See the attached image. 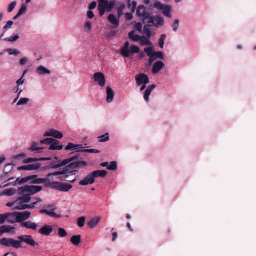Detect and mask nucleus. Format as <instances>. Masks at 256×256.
<instances>
[{"instance_id":"obj_1","label":"nucleus","mask_w":256,"mask_h":256,"mask_svg":"<svg viewBox=\"0 0 256 256\" xmlns=\"http://www.w3.org/2000/svg\"><path fill=\"white\" fill-rule=\"evenodd\" d=\"M82 160L80 154H76L73 156L63 160L61 162L56 164L52 162L50 165L43 168L44 170L50 169H56L60 167L65 166L62 170L53 173L48 174V177L50 176H59L58 178L60 180H67V178L70 176L76 175L78 171L73 170L76 168H83L88 166V162L82 161L78 160V159Z\"/></svg>"},{"instance_id":"obj_2","label":"nucleus","mask_w":256,"mask_h":256,"mask_svg":"<svg viewBox=\"0 0 256 256\" xmlns=\"http://www.w3.org/2000/svg\"><path fill=\"white\" fill-rule=\"evenodd\" d=\"M24 242L32 248L38 246L39 244L36 242L31 235H22L18 237V240L12 238H4L0 240L1 245L10 247L12 246L16 249L22 248V244Z\"/></svg>"},{"instance_id":"obj_3","label":"nucleus","mask_w":256,"mask_h":256,"mask_svg":"<svg viewBox=\"0 0 256 256\" xmlns=\"http://www.w3.org/2000/svg\"><path fill=\"white\" fill-rule=\"evenodd\" d=\"M42 189V186H24L20 188L18 190L20 195H23L26 193H28V194H26L18 198L16 200V202H19L20 203L28 202L31 200L30 196L40 192Z\"/></svg>"},{"instance_id":"obj_4","label":"nucleus","mask_w":256,"mask_h":256,"mask_svg":"<svg viewBox=\"0 0 256 256\" xmlns=\"http://www.w3.org/2000/svg\"><path fill=\"white\" fill-rule=\"evenodd\" d=\"M52 176L48 177L47 175L46 178H38V176L37 175L30 176L23 178L20 180L18 178L16 180V183L18 184H21L28 182L30 181L31 183L32 184H44L46 186L50 187L51 188L52 182H50V178Z\"/></svg>"},{"instance_id":"obj_5","label":"nucleus","mask_w":256,"mask_h":256,"mask_svg":"<svg viewBox=\"0 0 256 256\" xmlns=\"http://www.w3.org/2000/svg\"><path fill=\"white\" fill-rule=\"evenodd\" d=\"M72 188V186L68 183L52 182L51 188L62 192H68Z\"/></svg>"},{"instance_id":"obj_6","label":"nucleus","mask_w":256,"mask_h":256,"mask_svg":"<svg viewBox=\"0 0 256 256\" xmlns=\"http://www.w3.org/2000/svg\"><path fill=\"white\" fill-rule=\"evenodd\" d=\"M154 6L156 8L162 10L164 16L169 18L172 17L171 8L172 7L168 5H165L160 2H157L154 4Z\"/></svg>"},{"instance_id":"obj_7","label":"nucleus","mask_w":256,"mask_h":256,"mask_svg":"<svg viewBox=\"0 0 256 256\" xmlns=\"http://www.w3.org/2000/svg\"><path fill=\"white\" fill-rule=\"evenodd\" d=\"M47 209H42L40 210V213L41 214H45L50 217L56 218H60L62 217L60 215L57 214L54 212L56 210V208L53 204H49L45 206Z\"/></svg>"},{"instance_id":"obj_8","label":"nucleus","mask_w":256,"mask_h":256,"mask_svg":"<svg viewBox=\"0 0 256 256\" xmlns=\"http://www.w3.org/2000/svg\"><path fill=\"white\" fill-rule=\"evenodd\" d=\"M144 51L149 57H154L156 60L158 58L164 59V53L162 52H154L152 47L146 48H144Z\"/></svg>"},{"instance_id":"obj_9","label":"nucleus","mask_w":256,"mask_h":256,"mask_svg":"<svg viewBox=\"0 0 256 256\" xmlns=\"http://www.w3.org/2000/svg\"><path fill=\"white\" fill-rule=\"evenodd\" d=\"M136 15L141 18L142 21H144L149 18V16L150 15V13L146 10L144 6L140 5L137 8Z\"/></svg>"},{"instance_id":"obj_10","label":"nucleus","mask_w":256,"mask_h":256,"mask_svg":"<svg viewBox=\"0 0 256 256\" xmlns=\"http://www.w3.org/2000/svg\"><path fill=\"white\" fill-rule=\"evenodd\" d=\"M16 221L17 222L22 224L30 218L31 212L28 211H24V212H16Z\"/></svg>"},{"instance_id":"obj_11","label":"nucleus","mask_w":256,"mask_h":256,"mask_svg":"<svg viewBox=\"0 0 256 256\" xmlns=\"http://www.w3.org/2000/svg\"><path fill=\"white\" fill-rule=\"evenodd\" d=\"M94 79L100 87L103 88L106 85V78L103 73L100 72L95 73L94 75Z\"/></svg>"},{"instance_id":"obj_12","label":"nucleus","mask_w":256,"mask_h":256,"mask_svg":"<svg viewBox=\"0 0 256 256\" xmlns=\"http://www.w3.org/2000/svg\"><path fill=\"white\" fill-rule=\"evenodd\" d=\"M135 78L138 86H140L142 84H146L150 82L148 76L145 74H138L136 76Z\"/></svg>"},{"instance_id":"obj_13","label":"nucleus","mask_w":256,"mask_h":256,"mask_svg":"<svg viewBox=\"0 0 256 256\" xmlns=\"http://www.w3.org/2000/svg\"><path fill=\"white\" fill-rule=\"evenodd\" d=\"M38 200L35 202L32 203L30 204H22V203H19L17 206H14L13 208L14 210H24L26 209H32L35 207V206L40 202H42L40 198H38Z\"/></svg>"},{"instance_id":"obj_14","label":"nucleus","mask_w":256,"mask_h":256,"mask_svg":"<svg viewBox=\"0 0 256 256\" xmlns=\"http://www.w3.org/2000/svg\"><path fill=\"white\" fill-rule=\"evenodd\" d=\"M44 136L45 137L52 136L56 138L61 139L63 137V134L56 130L50 129L44 132Z\"/></svg>"},{"instance_id":"obj_15","label":"nucleus","mask_w":256,"mask_h":256,"mask_svg":"<svg viewBox=\"0 0 256 256\" xmlns=\"http://www.w3.org/2000/svg\"><path fill=\"white\" fill-rule=\"evenodd\" d=\"M95 182L92 174L90 173L88 174L84 180H80L79 182L80 186H87L89 184H92Z\"/></svg>"},{"instance_id":"obj_16","label":"nucleus","mask_w":256,"mask_h":256,"mask_svg":"<svg viewBox=\"0 0 256 256\" xmlns=\"http://www.w3.org/2000/svg\"><path fill=\"white\" fill-rule=\"evenodd\" d=\"M40 164H34L29 165L23 166L18 168V170H36L40 168Z\"/></svg>"},{"instance_id":"obj_17","label":"nucleus","mask_w":256,"mask_h":256,"mask_svg":"<svg viewBox=\"0 0 256 256\" xmlns=\"http://www.w3.org/2000/svg\"><path fill=\"white\" fill-rule=\"evenodd\" d=\"M53 228L52 226L45 225L39 230V233L44 236H50L52 232Z\"/></svg>"},{"instance_id":"obj_18","label":"nucleus","mask_w":256,"mask_h":256,"mask_svg":"<svg viewBox=\"0 0 256 256\" xmlns=\"http://www.w3.org/2000/svg\"><path fill=\"white\" fill-rule=\"evenodd\" d=\"M164 64L163 62L161 61H158L156 62L152 68V72L154 74H157L160 70L162 69Z\"/></svg>"},{"instance_id":"obj_19","label":"nucleus","mask_w":256,"mask_h":256,"mask_svg":"<svg viewBox=\"0 0 256 256\" xmlns=\"http://www.w3.org/2000/svg\"><path fill=\"white\" fill-rule=\"evenodd\" d=\"M106 102L108 103H111L114 98L115 94L114 90L110 86H107L106 89Z\"/></svg>"},{"instance_id":"obj_20","label":"nucleus","mask_w":256,"mask_h":256,"mask_svg":"<svg viewBox=\"0 0 256 256\" xmlns=\"http://www.w3.org/2000/svg\"><path fill=\"white\" fill-rule=\"evenodd\" d=\"M20 227L26 228L28 229H30L32 230H36L38 227V225L36 223L33 222L32 221H28L20 224Z\"/></svg>"},{"instance_id":"obj_21","label":"nucleus","mask_w":256,"mask_h":256,"mask_svg":"<svg viewBox=\"0 0 256 256\" xmlns=\"http://www.w3.org/2000/svg\"><path fill=\"white\" fill-rule=\"evenodd\" d=\"M91 174H92L94 180H95V178L98 177L102 178H105L108 174V172L104 170H98L92 172Z\"/></svg>"},{"instance_id":"obj_22","label":"nucleus","mask_w":256,"mask_h":256,"mask_svg":"<svg viewBox=\"0 0 256 256\" xmlns=\"http://www.w3.org/2000/svg\"><path fill=\"white\" fill-rule=\"evenodd\" d=\"M59 144H60L59 141L54 139L52 142V143L51 145L50 146L49 150H62L64 146L60 145Z\"/></svg>"},{"instance_id":"obj_23","label":"nucleus","mask_w":256,"mask_h":256,"mask_svg":"<svg viewBox=\"0 0 256 256\" xmlns=\"http://www.w3.org/2000/svg\"><path fill=\"white\" fill-rule=\"evenodd\" d=\"M108 20L112 24L114 25L116 28L119 26L120 18L118 17L116 18L114 14H110L108 16Z\"/></svg>"},{"instance_id":"obj_24","label":"nucleus","mask_w":256,"mask_h":256,"mask_svg":"<svg viewBox=\"0 0 256 256\" xmlns=\"http://www.w3.org/2000/svg\"><path fill=\"white\" fill-rule=\"evenodd\" d=\"M156 86L155 84L151 85L148 86L144 94V99L146 102H149V97L151 94L152 92L156 88Z\"/></svg>"},{"instance_id":"obj_25","label":"nucleus","mask_w":256,"mask_h":256,"mask_svg":"<svg viewBox=\"0 0 256 256\" xmlns=\"http://www.w3.org/2000/svg\"><path fill=\"white\" fill-rule=\"evenodd\" d=\"M100 220V218L96 217L92 218L88 222V226L90 228H93L98 224Z\"/></svg>"},{"instance_id":"obj_26","label":"nucleus","mask_w":256,"mask_h":256,"mask_svg":"<svg viewBox=\"0 0 256 256\" xmlns=\"http://www.w3.org/2000/svg\"><path fill=\"white\" fill-rule=\"evenodd\" d=\"M2 234L4 233H14L15 228L10 226H2L0 227Z\"/></svg>"},{"instance_id":"obj_27","label":"nucleus","mask_w":256,"mask_h":256,"mask_svg":"<svg viewBox=\"0 0 256 256\" xmlns=\"http://www.w3.org/2000/svg\"><path fill=\"white\" fill-rule=\"evenodd\" d=\"M16 212L12 213H6V220L11 224L17 222V221H16Z\"/></svg>"},{"instance_id":"obj_28","label":"nucleus","mask_w":256,"mask_h":256,"mask_svg":"<svg viewBox=\"0 0 256 256\" xmlns=\"http://www.w3.org/2000/svg\"><path fill=\"white\" fill-rule=\"evenodd\" d=\"M36 71L40 75L50 74L51 72L45 67L40 66L36 69Z\"/></svg>"},{"instance_id":"obj_29","label":"nucleus","mask_w":256,"mask_h":256,"mask_svg":"<svg viewBox=\"0 0 256 256\" xmlns=\"http://www.w3.org/2000/svg\"><path fill=\"white\" fill-rule=\"evenodd\" d=\"M70 242L76 246H78L81 242V236L80 235L72 236L70 238Z\"/></svg>"},{"instance_id":"obj_30","label":"nucleus","mask_w":256,"mask_h":256,"mask_svg":"<svg viewBox=\"0 0 256 256\" xmlns=\"http://www.w3.org/2000/svg\"><path fill=\"white\" fill-rule=\"evenodd\" d=\"M128 38L130 40L134 42H139L140 38H141V36L139 35L135 34V32L134 30H132L128 34Z\"/></svg>"},{"instance_id":"obj_31","label":"nucleus","mask_w":256,"mask_h":256,"mask_svg":"<svg viewBox=\"0 0 256 256\" xmlns=\"http://www.w3.org/2000/svg\"><path fill=\"white\" fill-rule=\"evenodd\" d=\"M164 24V20L160 16H156V17L155 22L154 25L156 27H158L159 26H163Z\"/></svg>"},{"instance_id":"obj_32","label":"nucleus","mask_w":256,"mask_h":256,"mask_svg":"<svg viewBox=\"0 0 256 256\" xmlns=\"http://www.w3.org/2000/svg\"><path fill=\"white\" fill-rule=\"evenodd\" d=\"M139 42L144 46H150L152 44V42L148 38L144 36H141V38H140Z\"/></svg>"},{"instance_id":"obj_33","label":"nucleus","mask_w":256,"mask_h":256,"mask_svg":"<svg viewBox=\"0 0 256 256\" xmlns=\"http://www.w3.org/2000/svg\"><path fill=\"white\" fill-rule=\"evenodd\" d=\"M37 144L34 142L30 148H28V150L31 152L38 151V152H41L42 150L44 149L42 148L37 147Z\"/></svg>"},{"instance_id":"obj_34","label":"nucleus","mask_w":256,"mask_h":256,"mask_svg":"<svg viewBox=\"0 0 256 256\" xmlns=\"http://www.w3.org/2000/svg\"><path fill=\"white\" fill-rule=\"evenodd\" d=\"M16 191L17 190L14 188L6 189L3 192L2 194L8 196H11L16 194Z\"/></svg>"},{"instance_id":"obj_35","label":"nucleus","mask_w":256,"mask_h":256,"mask_svg":"<svg viewBox=\"0 0 256 256\" xmlns=\"http://www.w3.org/2000/svg\"><path fill=\"white\" fill-rule=\"evenodd\" d=\"M120 54L124 58H128L130 54V50H129V48H122Z\"/></svg>"},{"instance_id":"obj_36","label":"nucleus","mask_w":256,"mask_h":256,"mask_svg":"<svg viewBox=\"0 0 256 256\" xmlns=\"http://www.w3.org/2000/svg\"><path fill=\"white\" fill-rule=\"evenodd\" d=\"M126 5L122 4L118 8L117 17L120 18L123 15V11L126 8Z\"/></svg>"},{"instance_id":"obj_37","label":"nucleus","mask_w":256,"mask_h":256,"mask_svg":"<svg viewBox=\"0 0 256 256\" xmlns=\"http://www.w3.org/2000/svg\"><path fill=\"white\" fill-rule=\"evenodd\" d=\"M99 142H104L108 141L110 139L109 134L106 133L104 135L98 137Z\"/></svg>"},{"instance_id":"obj_38","label":"nucleus","mask_w":256,"mask_h":256,"mask_svg":"<svg viewBox=\"0 0 256 256\" xmlns=\"http://www.w3.org/2000/svg\"><path fill=\"white\" fill-rule=\"evenodd\" d=\"M140 52L139 47L136 46L132 45L130 47V54H138Z\"/></svg>"},{"instance_id":"obj_39","label":"nucleus","mask_w":256,"mask_h":256,"mask_svg":"<svg viewBox=\"0 0 256 256\" xmlns=\"http://www.w3.org/2000/svg\"><path fill=\"white\" fill-rule=\"evenodd\" d=\"M77 222L79 227H83L84 226L86 222V218L84 216L79 218L77 220Z\"/></svg>"},{"instance_id":"obj_40","label":"nucleus","mask_w":256,"mask_h":256,"mask_svg":"<svg viewBox=\"0 0 256 256\" xmlns=\"http://www.w3.org/2000/svg\"><path fill=\"white\" fill-rule=\"evenodd\" d=\"M117 168H118L117 162H112L110 163V164L109 166H108L107 167V168L108 170H114L117 169Z\"/></svg>"},{"instance_id":"obj_41","label":"nucleus","mask_w":256,"mask_h":256,"mask_svg":"<svg viewBox=\"0 0 256 256\" xmlns=\"http://www.w3.org/2000/svg\"><path fill=\"white\" fill-rule=\"evenodd\" d=\"M58 234L60 237L64 238L67 236L68 233L63 228H59L58 230Z\"/></svg>"},{"instance_id":"obj_42","label":"nucleus","mask_w":256,"mask_h":256,"mask_svg":"<svg viewBox=\"0 0 256 256\" xmlns=\"http://www.w3.org/2000/svg\"><path fill=\"white\" fill-rule=\"evenodd\" d=\"M166 38V35L163 34L161 35L160 38L158 40L159 46L162 48H164V40Z\"/></svg>"},{"instance_id":"obj_43","label":"nucleus","mask_w":256,"mask_h":256,"mask_svg":"<svg viewBox=\"0 0 256 256\" xmlns=\"http://www.w3.org/2000/svg\"><path fill=\"white\" fill-rule=\"evenodd\" d=\"M76 144L69 142L68 146L66 147L65 150H76Z\"/></svg>"},{"instance_id":"obj_44","label":"nucleus","mask_w":256,"mask_h":256,"mask_svg":"<svg viewBox=\"0 0 256 256\" xmlns=\"http://www.w3.org/2000/svg\"><path fill=\"white\" fill-rule=\"evenodd\" d=\"M19 38L20 37L18 35H16L14 36H12L8 38H6L4 39V40L9 42H14L18 40Z\"/></svg>"},{"instance_id":"obj_45","label":"nucleus","mask_w":256,"mask_h":256,"mask_svg":"<svg viewBox=\"0 0 256 256\" xmlns=\"http://www.w3.org/2000/svg\"><path fill=\"white\" fill-rule=\"evenodd\" d=\"M144 33L150 38L151 36V31L150 26H146L144 28Z\"/></svg>"},{"instance_id":"obj_46","label":"nucleus","mask_w":256,"mask_h":256,"mask_svg":"<svg viewBox=\"0 0 256 256\" xmlns=\"http://www.w3.org/2000/svg\"><path fill=\"white\" fill-rule=\"evenodd\" d=\"M115 2H108V4L106 6V10L108 12H110L114 8L115 6Z\"/></svg>"},{"instance_id":"obj_47","label":"nucleus","mask_w":256,"mask_h":256,"mask_svg":"<svg viewBox=\"0 0 256 256\" xmlns=\"http://www.w3.org/2000/svg\"><path fill=\"white\" fill-rule=\"evenodd\" d=\"M54 138H46L44 140H42L40 141L41 144H50L51 145Z\"/></svg>"},{"instance_id":"obj_48","label":"nucleus","mask_w":256,"mask_h":256,"mask_svg":"<svg viewBox=\"0 0 256 256\" xmlns=\"http://www.w3.org/2000/svg\"><path fill=\"white\" fill-rule=\"evenodd\" d=\"M108 0H99L98 6L106 8V6L108 4Z\"/></svg>"},{"instance_id":"obj_49","label":"nucleus","mask_w":256,"mask_h":256,"mask_svg":"<svg viewBox=\"0 0 256 256\" xmlns=\"http://www.w3.org/2000/svg\"><path fill=\"white\" fill-rule=\"evenodd\" d=\"M29 102V99L28 98H22L18 102L17 104L18 106L20 105H24L28 104Z\"/></svg>"},{"instance_id":"obj_50","label":"nucleus","mask_w":256,"mask_h":256,"mask_svg":"<svg viewBox=\"0 0 256 256\" xmlns=\"http://www.w3.org/2000/svg\"><path fill=\"white\" fill-rule=\"evenodd\" d=\"M179 22L180 21L178 19L175 20L174 23L172 26L173 31L176 32L178 30L179 27Z\"/></svg>"},{"instance_id":"obj_51","label":"nucleus","mask_w":256,"mask_h":256,"mask_svg":"<svg viewBox=\"0 0 256 256\" xmlns=\"http://www.w3.org/2000/svg\"><path fill=\"white\" fill-rule=\"evenodd\" d=\"M16 2L14 1L10 3L8 8V12H12L16 8Z\"/></svg>"},{"instance_id":"obj_52","label":"nucleus","mask_w":256,"mask_h":256,"mask_svg":"<svg viewBox=\"0 0 256 256\" xmlns=\"http://www.w3.org/2000/svg\"><path fill=\"white\" fill-rule=\"evenodd\" d=\"M82 152H88V153H95L99 154L100 151L94 149H84L81 150Z\"/></svg>"},{"instance_id":"obj_53","label":"nucleus","mask_w":256,"mask_h":256,"mask_svg":"<svg viewBox=\"0 0 256 256\" xmlns=\"http://www.w3.org/2000/svg\"><path fill=\"white\" fill-rule=\"evenodd\" d=\"M26 6L25 4H22L20 8V9L18 12V14L20 15V16H22V14H24L26 11Z\"/></svg>"},{"instance_id":"obj_54","label":"nucleus","mask_w":256,"mask_h":256,"mask_svg":"<svg viewBox=\"0 0 256 256\" xmlns=\"http://www.w3.org/2000/svg\"><path fill=\"white\" fill-rule=\"evenodd\" d=\"M38 158H28L27 159H26L24 160V162L25 164H28L30 162H38Z\"/></svg>"},{"instance_id":"obj_55","label":"nucleus","mask_w":256,"mask_h":256,"mask_svg":"<svg viewBox=\"0 0 256 256\" xmlns=\"http://www.w3.org/2000/svg\"><path fill=\"white\" fill-rule=\"evenodd\" d=\"M6 220V214H0V224H3Z\"/></svg>"},{"instance_id":"obj_56","label":"nucleus","mask_w":256,"mask_h":256,"mask_svg":"<svg viewBox=\"0 0 256 256\" xmlns=\"http://www.w3.org/2000/svg\"><path fill=\"white\" fill-rule=\"evenodd\" d=\"M142 28V25L140 22L136 23L134 25V28L138 32H141Z\"/></svg>"},{"instance_id":"obj_57","label":"nucleus","mask_w":256,"mask_h":256,"mask_svg":"<svg viewBox=\"0 0 256 256\" xmlns=\"http://www.w3.org/2000/svg\"><path fill=\"white\" fill-rule=\"evenodd\" d=\"M156 17V16H151V14L150 16H149V18H147V19H148V23L154 24V22H155Z\"/></svg>"},{"instance_id":"obj_58","label":"nucleus","mask_w":256,"mask_h":256,"mask_svg":"<svg viewBox=\"0 0 256 256\" xmlns=\"http://www.w3.org/2000/svg\"><path fill=\"white\" fill-rule=\"evenodd\" d=\"M13 24H14L13 22L8 21L6 23V24L4 27V30H7L8 28H10Z\"/></svg>"},{"instance_id":"obj_59","label":"nucleus","mask_w":256,"mask_h":256,"mask_svg":"<svg viewBox=\"0 0 256 256\" xmlns=\"http://www.w3.org/2000/svg\"><path fill=\"white\" fill-rule=\"evenodd\" d=\"M8 52H9V54L10 55H16V56H17V55H18L20 54V52L18 51L17 50H11V49H10L8 50Z\"/></svg>"},{"instance_id":"obj_60","label":"nucleus","mask_w":256,"mask_h":256,"mask_svg":"<svg viewBox=\"0 0 256 256\" xmlns=\"http://www.w3.org/2000/svg\"><path fill=\"white\" fill-rule=\"evenodd\" d=\"M98 10L99 11L100 15V16H103L105 14L106 8L98 6Z\"/></svg>"},{"instance_id":"obj_61","label":"nucleus","mask_w":256,"mask_h":256,"mask_svg":"<svg viewBox=\"0 0 256 256\" xmlns=\"http://www.w3.org/2000/svg\"><path fill=\"white\" fill-rule=\"evenodd\" d=\"M137 6V2L136 1H133L131 2L132 10V12H134Z\"/></svg>"},{"instance_id":"obj_62","label":"nucleus","mask_w":256,"mask_h":256,"mask_svg":"<svg viewBox=\"0 0 256 256\" xmlns=\"http://www.w3.org/2000/svg\"><path fill=\"white\" fill-rule=\"evenodd\" d=\"M125 18L127 20H130L133 18V14L132 13H126Z\"/></svg>"},{"instance_id":"obj_63","label":"nucleus","mask_w":256,"mask_h":256,"mask_svg":"<svg viewBox=\"0 0 256 256\" xmlns=\"http://www.w3.org/2000/svg\"><path fill=\"white\" fill-rule=\"evenodd\" d=\"M96 2H92L89 6V9L92 10L94 9L96 6Z\"/></svg>"},{"instance_id":"obj_64","label":"nucleus","mask_w":256,"mask_h":256,"mask_svg":"<svg viewBox=\"0 0 256 256\" xmlns=\"http://www.w3.org/2000/svg\"><path fill=\"white\" fill-rule=\"evenodd\" d=\"M28 62V60L27 58H24L20 60V64L22 66H24Z\"/></svg>"}]
</instances>
